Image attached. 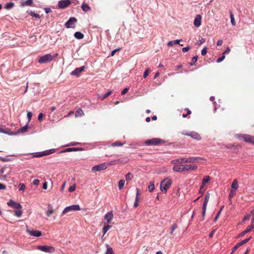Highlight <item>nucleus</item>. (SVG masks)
<instances>
[{
	"label": "nucleus",
	"mask_w": 254,
	"mask_h": 254,
	"mask_svg": "<svg viewBox=\"0 0 254 254\" xmlns=\"http://www.w3.org/2000/svg\"><path fill=\"white\" fill-rule=\"evenodd\" d=\"M197 166L195 164H181L175 165L173 167V170L176 172L182 173L184 172H189L190 171L196 170L197 169Z\"/></svg>",
	"instance_id": "nucleus-1"
},
{
	"label": "nucleus",
	"mask_w": 254,
	"mask_h": 254,
	"mask_svg": "<svg viewBox=\"0 0 254 254\" xmlns=\"http://www.w3.org/2000/svg\"><path fill=\"white\" fill-rule=\"evenodd\" d=\"M172 183V180L168 178L163 179L160 184V190L166 193L167 190L170 187Z\"/></svg>",
	"instance_id": "nucleus-2"
},
{
	"label": "nucleus",
	"mask_w": 254,
	"mask_h": 254,
	"mask_svg": "<svg viewBox=\"0 0 254 254\" xmlns=\"http://www.w3.org/2000/svg\"><path fill=\"white\" fill-rule=\"evenodd\" d=\"M165 141L158 138H153L151 139H147L145 141V144L147 146L159 145L164 143Z\"/></svg>",
	"instance_id": "nucleus-3"
},
{
	"label": "nucleus",
	"mask_w": 254,
	"mask_h": 254,
	"mask_svg": "<svg viewBox=\"0 0 254 254\" xmlns=\"http://www.w3.org/2000/svg\"><path fill=\"white\" fill-rule=\"evenodd\" d=\"M237 137L240 140H244L247 142L254 145V136L248 134L237 135Z\"/></svg>",
	"instance_id": "nucleus-4"
},
{
	"label": "nucleus",
	"mask_w": 254,
	"mask_h": 254,
	"mask_svg": "<svg viewBox=\"0 0 254 254\" xmlns=\"http://www.w3.org/2000/svg\"><path fill=\"white\" fill-rule=\"evenodd\" d=\"M53 60V56L51 54H47L41 57L38 62L40 64H45L52 61Z\"/></svg>",
	"instance_id": "nucleus-5"
},
{
	"label": "nucleus",
	"mask_w": 254,
	"mask_h": 254,
	"mask_svg": "<svg viewBox=\"0 0 254 254\" xmlns=\"http://www.w3.org/2000/svg\"><path fill=\"white\" fill-rule=\"evenodd\" d=\"M37 249L41 251L51 254L54 253L55 251V249L54 247L46 245L39 246Z\"/></svg>",
	"instance_id": "nucleus-6"
},
{
	"label": "nucleus",
	"mask_w": 254,
	"mask_h": 254,
	"mask_svg": "<svg viewBox=\"0 0 254 254\" xmlns=\"http://www.w3.org/2000/svg\"><path fill=\"white\" fill-rule=\"evenodd\" d=\"M80 208L79 205H73L71 206H67L65 207L64 210L63 211L62 215H64L66 213L70 211H77L80 210Z\"/></svg>",
	"instance_id": "nucleus-7"
},
{
	"label": "nucleus",
	"mask_w": 254,
	"mask_h": 254,
	"mask_svg": "<svg viewBox=\"0 0 254 254\" xmlns=\"http://www.w3.org/2000/svg\"><path fill=\"white\" fill-rule=\"evenodd\" d=\"M108 167V164H106V163L105 162L93 167L92 170L93 171H100L106 169Z\"/></svg>",
	"instance_id": "nucleus-8"
},
{
	"label": "nucleus",
	"mask_w": 254,
	"mask_h": 254,
	"mask_svg": "<svg viewBox=\"0 0 254 254\" xmlns=\"http://www.w3.org/2000/svg\"><path fill=\"white\" fill-rule=\"evenodd\" d=\"M77 19L75 17H70L69 20L65 23V26L67 28H74V23L76 22Z\"/></svg>",
	"instance_id": "nucleus-9"
},
{
	"label": "nucleus",
	"mask_w": 254,
	"mask_h": 254,
	"mask_svg": "<svg viewBox=\"0 0 254 254\" xmlns=\"http://www.w3.org/2000/svg\"><path fill=\"white\" fill-rule=\"evenodd\" d=\"M183 134L187 136H190L197 140H200L201 137L199 133L195 131H191L190 133H182Z\"/></svg>",
	"instance_id": "nucleus-10"
},
{
	"label": "nucleus",
	"mask_w": 254,
	"mask_h": 254,
	"mask_svg": "<svg viewBox=\"0 0 254 254\" xmlns=\"http://www.w3.org/2000/svg\"><path fill=\"white\" fill-rule=\"evenodd\" d=\"M7 204L9 206L12 207L16 209H22V206L20 203L16 202L12 200H10L7 202Z\"/></svg>",
	"instance_id": "nucleus-11"
},
{
	"label": "nucleus",
	"mask_w": 254,
	"mask_h": 254,
	"mask_svg": "<svg viewBox=\"0 0 254 254\" xmlns=\"http://www.w3.org/2000/svg\"><path fill=\"white\" fill-rule=\"evenodd\" d=\"M70 4L69 0H62L58 3V6L60 8H64Z\"/></svg>",
	"instance_id": "nucleus-12"
},
{
	"label": "nucleus",
	"mask_w": 254,
	"mask_h": 254,
	"mask_svg": "<svg viewBox=\"0 0 254 254\" xmlns=\"http://www.w3.org/2000/svg\"><path fill=\"white\" fill-rule=\"evenodd\" d=\"M26 231L30 235L32 236L40 237L42 235V232L40 231L30 230L27 228Z\"/></svg>",
	"instance_id": "nucleus-13"
},
{
	"label": "nucleus",
	"mask_w": 254,
	"mask_h": 254,
	"mask_svg": "<svg viewBox=\"0 0 254 254\" xmlns=\"http://www.w3.org/2000/svg\"><path fill=\"white\" fill-rule=\"evenodd\" d=\"M84 68L85 66L76 68L71 72V75L78 76L80 75V73H81L84 70Z\"/></svg>",
	"instance_id": "nucleus-14"
},
{
	"label": "nucleus",
	"mask_w": 254,
	"mask_h": 254,
	"mask_svg": "<svg viewBox=\"0 0 254 254\" xmlns=\"http://www.w3.org/2000/svg\"><path fill=\"white\" fill-rule=\"evenodd\" d=\"M201 22V16L200 14H197L194 18L193 24L196 27H198L200 26Z\"/></svg>",
	"instance_id": "nucleus-15"
},
{
	"label": "nucleus",
	"mask_w": 254,
	"mask_h": 254,
	"mask_svg": "<svg viewBox=\"0 0 254 254\" xmlns=\"http://www.w3.org/2000/svg\"><path fill=\"white\" fill-rule=\"evenodd\" d=\"M54 151H55L54 149L46 150V151H43L42 152L38 153V154L35 155V156L36 157H42L43 156L48 155H49L50 154L54 153Z\"/></svg>",
	"instance_id": "nucleus-16"
},
{
	"label": "nucleus",
	"mask_w": 254,
	"mask_h": 254,
	"mask_svg": "<svg viewBox=\"0 0 254 254\" xmlns=\"http://www.w3.org/2000/svg\"><path fill=\"white\" fill-rule=\"evenodd\" d=\"M113 218V213L112 211H110L108 212L104 217V219L107 220V224H110L111 223V221Z\"/></svg>",
	"instance_id": "nucleus-17"
},
{
	"label": "nucleus",
	"mask_w": 254,
	"mask_h": 254,
	"mask_svg": "<svg viewBox=\"0 0 254 254\" xmlns=\"http://www.w3.org/2000/svg\"><path fill=\"white\" fill-rule=\"evenodd\" d=\"M136 194L135 199V202L134 203V207H136L138 206V200H139V190L138 188L136 189Z\"/></svg>",
	"instance_id": "nucleus-18"
},
{
	"label": "nucleus",
	"mask_w": 254,
	"mask_h": 254,
	"mask_svg": "<svg viewBox=\"0 0 254 254\" xmlns=\"http://www.w3.org/2000/svg\"><path fill=\"white\" fill-rule=\"evenodd\" d=\"M210 180V177L209 176H205L202 180V185L200 187V190H201L205 184L208 183Z\"/></svg>",
	"instance_id": "nucleus-19"
},
{
	"label": "nucleus",
	"mask_w": 254,
	"mask_h": 254,
	"mask_svg": "<svg viewBox=\"0 0 254 254\" xmlns=\"http://www.w3.org/2000/svg\"><path fill=\"white\" fill-rule=\"evenodd\" d=\"M238 182L237 180L235 179L231 185V190H237L238 188Z\"/></svg>",
	"instance_id": "nucleus-20"
},
{
	"label": "nucleus",
	"mask_w": 254,
	"mask_h": 254,
	"mask_svg": "<svg viewBox=\"0 0 254 254\" xmlns=\"http://www.w3.org/2000/svg\"><path fill=\"white\" fill-rule=\"evenodd\" d=\"M198 158L192 157H189L187 158V163H197L198 162Z\"/></svg>",
	"instance_id": "nucleus-21"
},
{
	"label": "nucleus",
	"mask_w": 254,
	"mask_h": 254,
	"mask_svg": "<svg viewBox=\"0 0 254 254\" xmlns=\"http://www.w3.org/2000/svg\"><path fill=\"white\" fill-rule=\"evenodd\" d=\"M54 212V211L51 205H48V210L46 212V214H47V215L48 216V217H50L51 216L52 214H53Z\"/></svg>",
	"instance_id": "nucleus-22"
},
{
	"label": "nucleus",
	"mask_w": 254,
	"mask_h": 254,
	"mask_svg": "<svg viewBox=\"0 0 254 254\" xmlns=\"http://www.w3.org/2000/svg\"><path fill=\"white\" fill-rule=\"evenodd\" d=\"M253 228L251 227V226H249L245 231L240 234L239 236L240 237L244 236L246 234L250 232Z\"/></svg>",
	"instance_id": "nucleus-23"
},
{
	"label": "nucleus",
	"mask_w": 254,
	"mask_h": 254,
	"mask_svg": "<svg viewBox=\"0 0 254 254\" xmlns=\"http://www.w3.org/2000/svg\"><path fill=\"white\" fill-rule=\"evenodd\" d=\"M74 36L77 39H81L83 38L84 35L80 32H76L74 34Z\"/></svg>",
	"instance_id": "nucleus-24"
},
{
	"label": "nucleus",
	"mask_w": 254,
	"mask_h": 254,
	"mask_svg": "<svg viewBox=\"0 0 254 254\" xmlns=\"http://www.w3.org/2000/svg\"><path fill=\"white\" fill-rule=\"evenodd\" d=\"M14 214L17 217H20L22 214V209H18L14 211Z\"/></svg>",
	"instance_id": "nucleus-25"
},
{
	"label": "nucleus",
	"mask_w": 254,
	"mask_h": 254,
	"mask_svg": "<svg viewBox=\"0 0 254 254\" xmlns=\"http://www.w3.org/2000/svg\"><path fill=\"white\" fill-rule=\"evenodd\" d=\"M28 125H26L24 127H22L21 128H19L17 130V132L18 133H20V132L24 133V132L27 131V130L28 129Z\"/></svg>",
	"instance_id": "nucleus-26"
},
{
	"label": "nucleus",
	"mask_w": 254,
	"mask_h": 254,
	"mask_svg": "<svg viewBox=\"0 0 254 254\" xmlns=\"http://www.w3.org/2000/svg\"><path fill=\"white\" fill-rule=\"evenodd\" d=\"M82 9L84 11L87 12L90 9V7L87 4H86L85 2H83L82 5Z\"/></svg>",
	"instance_id": "nucleus-27"
},
{
	"label": "nucleus",
	"mask_w": 254,
	"mask_h": 254,
	"mask_svg": "<svg viewBox=\"0 0 254 254\" xmlns=\"http://www.w3.org/2000/svg\"><path fill=\"white\" fill-rule=\"evenodd\" d=\"M181 40H176L175 41H171L168 43V46H172L174 44H180V42Z\"/></svg>",
	"instance_id": "nucleus-28"
},
{
	"label": "nucleus",
	"mask_w": 254,
	"mask_h": 254,
	"mask_svg": "<svg viewBox=\"0 0 254 254\" xmlns=\"http://www.w3.org/2000/svg\"><path fill=\"white\" fill-rule=\"evenodd\" d=\"M230 18H231V22L233 26H235L236 25V22H235V18H234V15H233V12L232 11L230 12Z\"/></svg>",
	"instance_id": "nucleus-29"
},
{
	"label": "nucleus",
	"mask_w": 254,
	"mask_h": 254,
	"mask_svg": "<svg viewBox=\"0 0 254 254\" xmlns=\"http://www.w3.org/2000/svg\"><path fill=\"white\" fill-rule=\"evenodd\" d=\"M124 144V143H122L120 141H116L113 142L111 144V146L112 147H116V146H122Z\"/></svg>",
	"instance_id": "nucleus-30"
},
{
	"label": "nucleus",
	"mask_w": 254,
	"mask_h": 254,
	"mask_svg": "<svg viewBox=\"0 0 254 254\" xmlns=\"http://www.w3.org/2000/svg\"><path fill=\"white\" fill-rule=\"evenodd\" d=\"M83 115H84V112L82 111V110H81V109H79L76 111L75 116V117H78V116H82Z\"/></svg>",
	"instance_id": "nucleus-31"
},
{
	"label": "nucleus",
	"mask_w": 254,
	"mask_h": 254,
	"mask_svg": "<svg viewBox=\"0 0 254 254\" xmlns=\"http://www.w3.org/2000/svg\"><path fill=\"white\" fill-rule=\"evenodd\" d=\"M111 227V225H109V224H107V225L105 226L103 228V236L107 233V232L108 231V230Z\"/></svg>",
	"instance_id": "nucleus-32"
},
{
	"label": "nucleus",
	"mask_w": 254,
	"mask_h": 254,
	"mask_svg": "<svg viewBox=\"0 0 254 254\" xmlns=\"http://www.w3.org/2000/svg\"><path fill=\"white\" fill-rule=\"evenodd\" d=\"M125 181L124 180H121L119 182V189L120 190H122L124 185H125Z\"/></svg>",
	"instance_id": "nucleus-33"
},
{
	"label": "nucleus",
	"mask_w": 254,
	"mask_h": 254,
	"mask_svg": "<svg viewBox=\"0 0 254 254\" xmlns=\"http://www.w3.org/2000/svg\"><path fill=\"white\" fill-rule=\"evenodd\" d=\"M177 163L179 164H183L185 163H187V158H180L177 159Z\"/></svg>",
	"instance_id": "nucleus-34"
},
{
	"label": "nucleus",
	"mask_w": 254,
	"mask_h": 254,
	"mask_svg": "<svg viewBox=\"0 0 254 254\" xmlns=\"http://www.w3.org/2000/svg\"><path fill=\"white\" fill-rule=\"evenodd\" d=\"M14 6V3L13 2L7 3L5 5V8L6 9H10Z\"/></svg>",
	"instance_id": "nucleus-35"
},
{
	"label": "nucleus",
	"mask_w": 254,
	"mask_h": 254,
	"mask_svg": "<svg viewBox=\"0 0 254 254\" xmlns=\"http://www.w3.org/2000/svg\"><path fill=\"white\" fill-rule=\"evenodd\" d=\"M107 251L106 252V254H114V252L113 251V249L111 247H109L107 245Z\"/></svg>",
	"instance_id": "nucleus-36"
},
{
	"label": "nucleus",
	"mask_w": 254,
	"mask_h": 254,
	"mask_svg": "<svg viewBox=\"0 0 254 254\" xmlns=\"http://www.w3.org/2000/svg\"><path fill=\"white\" fill-rule=\"evenodd\" d=\"M236 192V191H235V190H231L229 194V198L231 199L232 198H233L234 196V195H235Z\"/></svg>",
	"instance_id": "nucleus-37"
},
{
	"label": "nucleus",
	"mask_w": 254,
	"mask_h": 254,
	"mask_svg": "<svg viewBox=\"0 0 254 254\" xmlns=\"http://www.w3.org/2000/svg\"><path fill=\"white\" fill-rule=\"evenodd\" d=\"M177 228V225L176 223L173 224L171 227V234L173 235L174 230Z\"/></svg>",
	"instance_id": "nucleus-38"
},
{
	"label": "nucleus",
	"mask_w": 254,
	"mask_h": 254,
	"mask_svg": "<svg viewBox=\"0 0 254 254\" xmlns=\"http://www.w3.org/2000/svg\"><path fill=\"white\" fill-rule=\"evenodd\" d=\"M24 4L28 6H32L33 4V0H27L25 1Z\"/></svg>",
	"instance_id": "nucleus-39"
},
{
	"label": "nucleus",
	"mask_w": 254,
	"mask_h": 254,
	"mask_svg": "<svg viewBox=\"0 0 254 254\" xmlns=\"http://www.w3.org/2000/svg\"><path fill=\"white\" fill-rule=\"evenodd\" d=\"M154 183H150V185L148 186V190L149 191L152 192L154 190Z\"/></svg>",
	"instance_id": "nucleus-40"
},
{
	"label": "nucleus",
	"mask_w": 254,
	"mask_h": 254,
	"mask_svg": "<svg viewBox=\"0 0 254 254\" xmlns=\"http://www.w3.org/2000/svg\"><path fill=\"white\" fill-rule=\"evenodd\" d=\"M126 179L127 180H131L132 179V176L131 175V174L130 173H128L126 175Z\"/></svg>",
	"instance_id": "nucleus-41"
},
{
	"label": "nucleus",
	"mask_w": 254,
	"mask_h": 254,
	"mask_svg": "<svg viewBox=\"0 0 254 254\" xmlns=\"http://www.w3.org/2000/svg\"><path fill=\"white\" fill-rule=\"evenodd\" d=\"M18 188H19V190H20V191L23 190L25 189V186L24 185V184L20 183L18 185Z\"/></svg>",
	"instance_id": "nucleus-42"
},
{
	"label": "nucleus",
	"mask_w": 254,
	"mask_h": 254,
	"mask_svg": "<svg viewBox=\"0 0 254 254\" xmlns=\"http://www.w3.org/2000/svg\"><path fill=\"white\" fill-rule=\"evenodd\" d=\"M112 93V90H110L109 91H108L107 93H106L105 94H104L103 95V96L102 97V99L103 100L106 98H107L109 95H110Z\"/></svg>",
	"instance_id": "nucleus-43"
},
{
	"label": "nucleus",
	"mask_w": 254,
	"mask_h": 254,
	"mask_svg": "<svg viewBox=\"0 0 254 254\" xmlns=\"http://www.w3.org/2000/svg\"><path fill=\"white\" fill-rule=\"evenodd\" d=\"M118 160H114V161H111L108 163H106V164H108V166L113 165H116L118 163Z\"/></svg>",
	"instance_id": "nucleus-44"
},
{
	"label": "nucleus",
	"mask_w": 254,
	"mask_h": 254,
	"mask_svg": "<svg viewBox=\"0 0 254 254\" xmlns=\"http://www.w3.org/2000/svg\"><path fill=\"white\" fill-rule=\"evenodd\" d=\"M149 72H150V69L149 68H147L143 73V77L146 78L147 77V76L148 75Z\"/></svg>",
	"instance_id": "nucleus-45"
},
{
	"label": "nucleus",
	"mask_w": 254,
	"mask_h": 254,
	"mask_svg": "<svg viewBox=\"0 0 254 254\" xmlns=\"http://www.w3.org/2000/svg\"><path fill=\"white\" fill-rule=\"evenodd\" d=\"M251 238H252V237H250L248 239H245V240H244L243 241H241V243L243 245L245 244L246 243H247V242H248L251 240Z\"/></svg>",
	"instance_id": "nucleus-46"
},
{
	"label": "nucleus",
	"mask_w": 254,
	"mask_h": 254,
	"mask_svg": "<svg viewBox=\"0 0 254 254\" xmlns=\"http://www.w3.org/2000/svg\"><path fill=\"white\" fill-rule=\"evenodd\" d=\"M197 61V56L193 57L192 59V62H191L190 64L193 65Z\"/></svg>",
	"instance_id": "nucleus-47"
},
{
	"label": "nucleus",
	"mask_w": 254,
	"mask_h": 254,
	"mask_svg": "<svg viewBox=\"0 0 254 254\" xmlns=\"http://www.w3.org/2000/svg\"><path fill=\"white\" fill-rule=\"evenodd\" d=\"M30 15L32 16V17H36V18H40V15L38 14H37V13H35V12H31L30 13Z\"/></svg>",
	"instance_id": "nucleus-48"
},
{
	"label": "nucleus",
	"mask_w": 254,
	"mask_h": 254,
	"mask_svg": "<svg viewBox=\"0 0 254 254\" xmlns=\"http://www.w3.org/2000/svg\"><path fill=\"white\" fill-rule=\"evenodd\" d=\"M75 185H73L69 188L68 191L70 192H72L75 190Z\"/></svg>",
	"instance_id": "nucleus-49"
},
{
	"label": "nucleus",
	"mask_w": 254,
	"mask_h": 254,
	"mask_svg": "<svg viewBox=\"0 0 254 254\" xmlns=\"http://www.w3.org/2000/svg\"><path fill=\"white\" fill-rule=\"evenodd\" d=\"M207 48L206 47L204 48L202 50H201V55L202 56H205L206 54H207Z\"/></svg>",
	"instance_id": "nucleus-50"
},
{
	"label": "nucleus",
	"mask_w": 254,
	"mask_h": 254,
	"mask_svg": "<svg viewBox=\"0 0 254 254\" xmlns=\"http://www.w3.org/2000/svg\"><path fill=\"white\" fill-rule=\"evenodd\" d=\"M77 150V149L76 148H67L64 151V152H70V151H76Z\"/></svg>",
	"instance_id": "nucleus-51"
},
{
	"label": "nucleus",
	"mask_w": 254,
	"mask_h": 254,
	"mask_svg": "<svg viewBox=\"0 0 254 254\" xmlns=\"http://www.w3.org/2000/svg\"><path fill=\"white\" fill-rule=\"evenodd\" d=\"M209 199V194H206L205 195L204 200V201L208 202Z\"/></svg>",
	"instance_id": "nucleus-52"
},
{
	"label": "nucleus",
	"mask_w": 254,
	"mask_h": 254,
	"mask_svg": "<svg viewBox=\"0 0 254 254\" xmlns=\"http://www.w3.org/2000/svg\"><path fill=\"white\" fill-rule=\"evenodd\" d=\"M190 49V48L189 46H188V47H185V48H183L182 49V52L183 53H186L187 52H188L189 50Z\"/></svg>",
	"instance_id": "nucleus-53"
},
{
	"label": "nucleus",
	"mask_w": 254,
	"mask_h": 254,
	"mask_svg": "<svg viewBox=\"0 0 254 254\" xmlns=\"http://www.w3.org/2000/svg\"><path fill=\"white\" fill-rule=\"evenodd\" d=\"M43 116H44V114L43 113L39 114L38 115V120L39 121H41L42 120Z\"/></svg>",
	"instance_id": "nucleus-54"
},
{
	"label": "nucleus",
	"mask_w": 254,
	"mask_h": 254,
	"mask_svg": "<svg viewBox=\"0 0 254 254\" xmlns=\"http://www.w3.org/2000/svg\"><path fill=\"white\" fill-rule=\"evenodd\" d=\"M27 118L28 119V121L29 122L32 118V113L30 112H28L27 114Z\"/></svg>",
	"instance_id": "nucleus-55"
},
{
	"label": "nucleus",
	"mask_w": 254,
	"mask_h": 254,
	"mask_svg": "<svg viewBox=\"0 0 254 254\" xmlns=\"http://www.w3.org/2000/svg\"><path fill=\"white\" fill-rule=\"evenodd\" d=\"M225 57L224 56H223L222 57L218 58L217 60V63H220L224 59H225Z\"/></svg>",
	"instance_id": "nucleus-56"
},
{
	"label": "nucleus",
	"mask_w": 254,
	"mask_h": 254,
	"mask_svg": "<svg viewBox=\"0 0 254 254\" xmlns=\"http://www.w3.org/2000/svg\"><path fill=\"white\" fill-rule=\"evenodd\" d=\"M33 184L34 185H38L39 184V180H38V179H35L33 181Z\"/></svg>",
	"instance_id": "nucleus-57"
},
{
	"label": "nucleus",
	"mask_w": 254,
	"mask_h": 254,
	"mask_svg": "<svg viewBox=\"0 0 254 254\" xmlns=\"http://www.w3.org/2000/svg\"><path fill=\"white\" fill-rule=\"evenodd\" d=\"M250 217H251V215H249V214H248V215H246V216L244 217V218H243V221H245V220H249V219H250Z\"/></svg>",
	"instance_id": "nucleus-58"
},
{
	"label": "nucleus",
	"mask_w": 254,
	"mask_h": 254,
	"mask_svg": "<svg viewBox=\"0 0 254 254\" xmlns=\"http://www.w3.org/2000/svg\"><path fill=\"white\" fill-rule=\"evenodd\" d=\"M221 209H220V210H219V211L218 212V213H217V215H216V216H215V219H214V221H216L217 220V219L219 218V216H220V214H221Z\"/></svg>",
	"instance_id": "nucleus-59"
},
{
	"label": "nucleus",
	"mask_w": 254,
	"mask_h": 254,
	"mask_svg": "<svg viewBox=\"0 0 254 254\" xmlns=\"http://www.w3.org/2000/svg\"><path fill=\"white\" fill-rule=\"evenodd\" d=\"M128 91V88H125L122 91V94L124 95L126 93H127Z\"/></svg>",
	"instance_id": "nucleus-60"
},
{
	"label": "nucleus",
	"mask_w": 254,
	"mask_h": 254,
	"mask_svg": "<svg viewBox=\"0 0 254 254\" xmlns=\"http://www.w3.org/2000/svg\"><path fill=\"white\" fill-rule=\"evenodd\" d=\"M251 223H252V224L250 225L251 227L254 228V216L253 217H252Z\"/></svg>",
	"instance_id": "nucleus-61"
},
{
	"label": "nucleus",
	"mask_w": 254,
	"mask_h": 254,
	"mask_svg": "<svg viewBox=\"0 0 254 254\" xmlns=\"http://www.w3.org/2000/svg\"><path fill=\"white\" fill-rule=\"evenodd\" d=\"M5 186L4 184L0 183V190H5Z\"/></svg>",
	"instance_id": "nucleus-62"
},
{
	"label": "nucleus",
	"mask_w": 254,
	"mask_h": 254,
	"mask_svg": "<svg viewBox=\"0 0 254 254\" xmlns=\"http://www.w3.org/2000/svg\"><path fill=\"white\" fill-rule=\"evenodd\" d=\"M208 202H206L205 201L203 202V205H202V209H206V207L207 205Z\"/></svg>",
	"instance_id": "nucleus-63"
},
{
	"label": "nucleus",
	"mask_w": 254,
	"mask_h": 254,
	"mask_svg": "<svg viewBox=\"0 0 254 254\" xmlns=\"http://www.w3.org/2000/svg\"><path fill=\"white\" fill-rule=\"evenodd\" d=\"M222 43H223V41L222 40H219L217 42V45L218 46H221L222 45Z\"/></svg>",
	"instance_id": "nucleus-64"
}]
</instances>
